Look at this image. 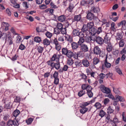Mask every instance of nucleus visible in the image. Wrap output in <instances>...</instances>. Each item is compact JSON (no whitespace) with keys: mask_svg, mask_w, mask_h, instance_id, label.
Here are the masks:
<instances>
[{"mask_svg":"<svg viewBox=\"0 0 126 126\" xmlns=\"http://www.w3.org/2000/svg\"><path fill=\"white\" fill-rule=\"evenodd\" d=\"M20 119L19 120L17 118V119L16 118H15L13 120H9L7 122V125L8 126H12L14 125L15 126H17L19 125L18 122Z\"/></svg>","mask_w":126,"mask_h":126,"instance_id":"f257e3e1","label":"nucleus"},{"mask_svg":"<svg viewBox=\"0 0 126 126\" xmlns=\"http://www.w3.org/2000/svg\"><path fill=\"white\" fill-rule=\"evenodd\" d=\"M100 88L101 91L104 93L108 94L111 92V91L109 88L105 87L103 85H101Z\"/></svg>","mask_w":126,"mask_h":126,"instance_id":"f03ea898","label":"nucleus"},{"mask_svg":"<svg viewBox=\"0 0 126 126\" xmlns=\"http://www.w3.org/2000/svg\"><path fill=\"white\" fill-rule=\"evenodd\" d=\"M104 40L101 37L99 36L95 37V38H94L93 39V41H95L96 42L100 45H102L103 44Z\"/></svg>","mask_w":126,"mask_h":126,"instance_id":"7ed1b4c3","label":"nucleus"},{"mask_svg":"<svg viewBox=\"0 0 126 126\" xmlns=\"http://www.w3.org/2000/svg\"><path fill=\"white\" fill-rule=\"evenodd\" d=\"M89 29L86 25L84 24L81 29V31L87 36L90 33Z\"/></svg>","mask_w":126,"mask_h":126,"instance_id":"20e7f679","label":"nucleus"},{"mask_svg":"<svg viewBox=\"0 0 126 126\" xmlns=\"http://www.w3.org/2000/svg\"><path fill=\"white\" fill-rule=\"evenodd\" d=\"M80 46V50L81 51L84 52L88 51L89 48L86 45L83 44H82Z\"/></svg>","mask_w":126,"mask_h":126,"instance_id":"39448f33","label":"nucleus"},{"mask_svg":"<svg viewBox=\"0 0 126 126\" xmlns=\"http://www.w3.org/2000/svg\"><path fill=\"white\" fill-rule=\"evenodd\" d=\"M112 34L110 33H107L104 37V41L105 43H108L110 41V37Z\"/></svg>","mask_w":126,"mask_h":126,"instance_id":"423d86ee","label":"nucleus"},{"mask_svg":"<svg viewBox=\"0 0 126 126\" xmlns=\"http://www.w3.org/2000/svg\"><path fill=\"white\" fill-rule=\"evenodd\" d=\"M101 52V49L97 46L94 47V52L96 55H99Z\"/></svg>","mask_w":126,"mask_h":126,"instance_id":"0eeeda50","label":"nucleus"},{"mask_svg":"<svg viewBox=\"0 0 126 126\" xmlns=\"http://www.w3.org/2000/svg\"><path fill=\"white\" fill-rule=\"evenodd\" d=\"M60 56L59 54H54L52 56L51 60L53 61H56L57 62H59Z\"/></svg>","mask_w":126,"mask_h":126,"instance_id":"6e6552de","label":"nucleus"},{"mask_svg":"<svg viewBox=\"0 0 126 126\" xmlns=\"http://www.w3.org/2000/svg\"><path fill=\"white\" fill-rule=\"evenodd\" d=\"M47 63L48 67H51V69H53L54 65H55V63L53 62V61L50 60L47 62Z\"/></svg>","mask_w":126,"mask_h":126,"instance_id":"1a4fd4ad","label":"nucleus"},{"mask_svg":"<svg viewBox=\"0 0 126 126\" xmlns=\"http://www.w3.org/2000/svg\"><path fill=\"white\" fill-rule=\"evenodd\" d=\"M79 30L78 28L74 29L72 32L73 35L74 36H78L79 34Z\"/></svg>","mask_w":126,"mask_h":126,"instance_id":"9d476101","label":"nucleus"},{"mask_svg":"<svg viewBox=\"0 0 126 126\" xmlns=\"http://www.w3.org/2000/svg\"><path fill=\"white\" fill-rule=\"evenodd\" d=\"M115 37L117 42L123 39L122 34L121 33H117Z\"/></svg>","mask_w":126,"mask_h":126,"instance_id":"9b49d317","label":"nucleus"},{"mask_svg":"<svg viewBox=\"0 0 126 126\" xmlns=\"http://www.w3.org/2000/svg\"><path fill=\"white\" fill-rule=\"evenodd\" d=\"M90 29V33H91L92 36L93 37L94 36H95V35H96V34H97L96 29L94 27H93Z\"/></svg>","mask_w":126,"mask_h":126,"instance_id":"f8f14e48","label":"nucleus"},{"mask_svg":"<svg viewBox=\"0 0 126 126\" xmlns=\"http://www.w3.org/2000/svg\"><path fill=\"white\" fill-rule=\"evenodd\" d=\"M88 110L87 108L82 106L81 107V108L79 110L80 113L82 114H84Z\"/></svg>","mask_w":126,"mask_h":126,"instance_id":"ddd939ff","label":"nucleus"},{"mask_svg":"<svg viewBox=\"0 0 126 126\" xmlns=\"http://www.w3.org/2000/svg\"><path fill=\"white\" fill-rule=\"evenodd\" d=\"M87 18L90 20H92L94 18V16L93 14L89 12L87 14Z\"/></svg>","mask_w":126,"mask_h":126,"instance_id":"4468645a","label":"nucleus"},{"mask_svg":"<svg viewBox=\"0 0 126 126\" xmlns=\"http://www.w3.org/2000/svg\"><path fill=\"white\" fill-rule=\"evenodd\" d=\"M11 3L13 4V6L16 8H18L19 7V5L17 4L16 0H10Z\"/></svg>","mask_w":126,"mask_h":126,"instance_id":"2eb2a0df","label":"nucleus"},{"mask_svg":"<svg viewBox=\"0 0 126 126\" xmlns=\"http://www.w3.org/2000/svg\"><path fill=\"white\" fill-rule=\"evenodd\" d=\"M105 43L107 44V51L109 52L111 51L113 47L112 46L110 43L109 42H108V43Z\"/></svg>","mask_w":126,"mask_h":126,"instance_id":"dca6fc26","label":"nucleus"},{"mask_svg":"<svg viewBox=\"0 0 126 126\" xmlns=\"http://www.w3.org/2000/svg\"><path fill=\"white\" fill-rule=\"evenodd\" d=\"M94 37L93 36L90 37L88 36H86L85 37L84 39L85 40L87 43H89L90 42L91 40L93 41V39H94Z\"/></svg>","mask_w":126,"mask_h":126,"instance_id":"f3484780","label":"nucleus"},{"mask_svg":"<svg viewBox=\"0 0 126 126\" xmlns=\"http://www.w3.org/2000/svg\"><path fill=\"white\" fill-rule=\"evenodd\" d=\"M107 57L106 56V59L105 61L104 64L105 66L107 68H110L111 66V64L110 63L108 62L107 61Z\"/></svg>","mask_w":126,"mask_h":126,"instance_id":"a211bd4d","label":"nucleus"},{"mask_svg":"<svg viewBox=\"0 0 126 126\" xmlns=\"http://www.w3.org/2000/svg\"><path fill=\"white\" fill-rule=\"evenodd\" d=\"M65 16L64 15H62L59 16L58 18V20L59 21L63 22L66 20Z\"/></svg>","mask_w":126,"mask_h":126,"instance_id":"6ab92c4d","label":"nucleus"},{"mask_svg":"<svg viewBox=\"0 0 126 126\" xmlns=\"http://www.w3.org/2000/svg\"><path fill=\"white\" fill-rule=\"evenodd\" d=\"M74 64H75L76 66L74 67V68H79L81 66V62L80 61L78 60L76 61Z\"/></svg>","mask_w":126,"mask_h":126,"instance_id":"aec40b11","label":"nucleus"},{"mask_svg":"<svg viewBox=\"0 0 126 126\" xmlns=\"http://www.w3.org/2000/svg\"><path fill=\"white\" fill-rule=\"evenodd\" d=\"M91 10L92 12L95 13H97L100 11L99 9L98 8L95 6L92 7Z\"/></svg>","mask_w":126,"mask_h":126,"instance_id":"412c9836","label":"nucleus"},{"mask_svg":"<svg viewBox=\"0 0 126 126\" xmlns=\"http://www.w3.org/2000/svg\"><path fill=\"white\" fill-rule=\"evenodd\" d=\"M117 44H119L120 47H123L125 44V41L124 39L121 40L117 42Z\"/></svg>","mask_w":126,"mask_h":126,"instance_id":"4be33fe9","label":"nucleus"},{"mask_svg":"<svg viewBox=\"0 0 126 126\" xmlns=\"http://www.w3.org/2000/svg\"><path fill=\"white\" fill-rule=\"evenodd\" d=\"M82 63L83 65L85 67H88L90 64L89 62L87 60H82Z\"/></svg>","mask_w":126,"mask_h":126,"instance_id":"5701e85b","label":"nucleus"},{"mask_svg":"<svg viewBox=\"0 0 126 126\" xmlns=\"http://www.w3.org/2000/svg\"><path fill=\"white\" fill-rule=\"evenodd\" d=\"M72 47L73 49H76L78 47V44L75 42H73L71 44Z\"/></svg>","mask_w":126,"mask_h":126,"instance_id":"b1692460","label":"nucleus"},{"mask_svg":"<svg viewBox=\"0 0 126 126\" xmlns=\"http://www.w3.org/2000/svg\"><path fill=\"white\" fill-rule=\"evenodd\" d=\"M66 40L67 41L71 42L73 41V39L72 37L70 35H66L65 36Z\"/></svg>","mask_w":126,"mask_h":126,"instance_id":"393cba45","label":"nucleus"},{"mask_svg":"<svg viewBox=\"0 0 126 126\" xmlns=\"http://www.w3.org/2000/svg\"><path fill=\"white\" fill-rule=\"evenodd\" d=\"M116 98V100L118 99V101H119L121 102H124L125 101V100L124 98L122 97L119 95H116L115 96Z\"/></svg>","mask_w":126,"mask_h":126,"instance_id":"a878e982","label":"nucleus"},{"mask_svg":"<svg viewBox=\"0 0 126 126\" xmlns=\"http://www.w3.org/2000/svg\"><path fill=\"white\" fill-rule=\"evenodd\" d=\"M74 7V6L73 4L70 3H69V7L67 8V9L69 12H72V10Z\"/></svg>","mask_w":126,"mask_h":126,"instance_id":"bb28decb","label":"nucleus"},{"mask_svg":"<svg viewBox=\"0 0 126 126\" xmlns=\"http://www.w3.org/2000/svg\"><path fill=\"white\" fill-rule=\"evenodd\" d=\"M86 25L88 27L89 29H90L93 27L94 24L93 22H90L88 23Z\"/></svg>","mask_w":126,"mask_h":126,"instance_id":"cd10ccee","label":"nucleus"},{"mask_svg":"<svg viewBox=\"0 0 126 126\" xmlns=\"http://www.w3.org/2000/svg\"><path fill=\"white\" fill-rule=\"evenodd\" d=\"M106 113L103 110H100L99 113V116H101V118L104 117L106 115Z\"/></svg>","mask_w":126,"mask_h":126,"instance_id":"c85d7f7f","label":"nucleus"},{"mask_svg":"<svg viewBox=\"0 0 126 126\" xmlns=\"http://www.w3.org/2000/svg\"><path fill=\"white\" fill-rule=\"evenodd\" d=\"M81 18V16L80 14H79L78 15L75 16H74V20L77 21H80Z\"/></svg>","mask_w":126,"mask_h":126,"instance_id":"c756f323","label":"nucleus"},{"mask_svg":"<svg viewBox=\"0 0 126 126\" xmlns=\"http://www.w3.org/2000/svg\"><path fill=\"white\" fill-rule=\"evenodd\" d=\"M115 24L114 23L112 22L111 24L110 29L111 31L113 32H115L116 31V28H115Z\"/></svg>","mask_w":126,"mask_h":126,"instance_id":"7c9ffc66","label":"nucleus"},{"mask_svg":"<svg viewBox=\"0 0 126 126\" xmlns=\"http://www.w3.org/2000/svg\"><path fill=\"white\" fill-rule=\"evenodd\" d=\"M113 91L116 94L120 95L121 94V93L117 88H115L113 87Z\"/></svg>","mask_w":126,"mask_h":126,"instance_id":"2f4dec72","label":"nucleus"},{"mask_svg":"<svg viewBox=\"0 0 126 126\" xmlns=\"http://www.w3.org/2000/svg\"><path fill=\"white\" fill-rule=\"evenodd\" d=\"M73 54V52L71 50H69L66 55L68 57L71 58L72 57Z\"/></svg>","mask_w":126,"mask_h":126,"instance_id":"473e14b6","label":"nucleus"},{"mask_svg":"<svg viewBox=\"0 0 126 126\" xmlns=\"http://www.w3.org/2000/svg\"><path fill=\"white\" fill-rule=\"evenodd\" d=\"M20 112V111L17 109L15 110L13 112V115L15 118L19 114Z\"/></svg>","mask_w":126,"mask_h":126,"instance_id":"72a5a7b5","label":"nucleus"},{"mask_svg":"<svg viewBox=\"0 0 126 126\" xmlns=\"http://www.w3.org/2000/svg\"><path fill=\"white\" fill-rule=\"evenodd\" d=\"M36 30L38 32H42L44 31L41 26H39L37 27L36 28Z\"/></svg>","mask_w":126,"mask_h":126,"instance_id":"f704fd0d","label":"nucleus"},{"mask_svg":"<svg viewBox=\"0 0 126 126\" xmlns=\"http://www.w3.org/2000/svg\"><path fill=\"white\" fill-rule=\"evenodd\" d=\"M43 43L44 45H48L50 44V41L47 39L46 38L44 40Z\"/></svg>","mask_w":126,"mask_h":126,"instance_id":"c9c22d12","label":"nucleus"},{"mask_svg":"<svg viewBox=\"0 0 126 126\" xmlns=\"http://www.w3.org/2000/svg\"><path fill=\"white\" fill-rule=\"evenodd\" d=\"M68 51L66 47L63 48L62 49V53L63 54L66 55Z\"/></svg>","mask_w":126,"mask_h":126,"instance_id":"e433bc0d","label":"nucleus"},{"mask_svg":"<svg viewBox=\"0 0 126 126\" xmlns=\"http://www.w3.org/2000/svg\"><path fill=\"white\" fill-rule=\"evenodd\" d=\"M94 106L97 109H101L102 107L101 104L99 102L96 103L94 104Z\"/></svg>","mask_w":126,"mask_h":126,"instance_id":"4c0bfd02","label":"nucleus"},{"mask_svg":"<svg viewBox=\"0 0 126 126\" xmlns=\"http://www.w3.org/2000/svg\"><path fill=\"white\" fill-rule=\"evenodd\" d=\"M84 41L85 39L83 38H79V40L78 42V45L80 46L84 42Z\"/></svg>","mask_w":126,"mask_h":126,"instance_id":"58836bf2","label":"nucleus"},{"mask_svg":"<svg viewBox=\"0 0 126 126\" xmlns=\"http://www.w3.org/2000/svg\"><path fill=\"white\" fill-rule=\"evenodd\" d=\"M93 63L94 65H96L99 62V59L95 57L93 59Z\"/></svg>","mask_w":126,"mask_h":126,"instance_id":"ea45409f","label":"nucleus"},{"mask_svg":"<svg viewBox=\"0 0 126 126\" xmlns=\"http://www.w3.org/2000/svg\"><path fill=\"white\" fill-rule=\"evenodd\" d=\"M89 73L91 75V77H93L94 78H96L97 76V73L95 72H93Z\"/></svg>","mask_w":126,"mask_h":126,"instance_id":"a19ab883","label":"nucleus"},{"mask_svg":"<svg viewBox=\"0 0 126 126\" xmlns=\"http://www.w3.org/2000/svg\"><path fill=\"white\" fill-rule=\"evenodd\" d=\"M97 34H99L101 33L103 31L102 27H99L98 28L97 30L96 29Z\"/></svg>","mask_w":126,"mask_h":126,"instance_id":"79ce46f5","label":"nucleus"},{"mask_svg":"<svg viewBox=\"0 0 126 126\" xmlns=\"http://www.w3.org/2000/svg\"><path fill=\"white\" fill-rule=\"evenodd\" d=\"M56 27L57 29L60 30L63 28V25L61 23H57Z\"/></svg>","mask_w":126,"mask_h":126,"instance_id":"37998d69","label":"nucleus"},{"mask_svg":"<svg viewBox=\"0 0 126 126\" xmlns=\"http://www.w3.org/2000/svg\"><path fill=\"white\" fill-rule=\"evenodd\" d=\"M85 93V91L83 90H81L78 93V95L79 97H80L84 95Z\"/></svg>","mask_w":126,"mask_h":126,"instance_id":"c03bdc74","label":"nucleus"},{"mask_svg":"<svg viewBox=\"0 0 126 126\" xmlns=\"http://www.w3.org/2000/svg\"><path fill=\"white\" fill-rule=\"evenodd\" d=\"M53 67V68H54L57 70L59 69L60 68V64L59 62L57 63H55Z\"/></svg>","mask_w":126,"mask_h":126,"instance_id":"a18cd8bd","label":"nucleus"},{"mask_svg":"<svg viewBox=\"0 0 126 126\" xmlns=\"http://www.w3.org/2000/svg\"><path fill=\"white\" fill-rule=\"evenodd\" d=\"M7 41L8 42V44L9 45H12L13 44V39L11 37L9 36L8 37V39Z\"/></svg>","mask_w":126,"mask_h":126,"instance_id":"49530a36","label":"nucleus"},{"mask_svg":"<svg viewBox=\"0 0 126 126\" xmlns=\"http://www.w3.org/2000/svg\"><path fill=\"white\" fill-rule=\"evenodd\" d=\"M33 120V119L32 118H29L26 120V122L28 125L31 124Z\"/></svg>","mask_w":126,"mask_h":126,"instance_id":"de8ad7c7","label":"nucleus"},{"mask_svg":"<svg viewBox=\"0 0 126 126\" xmlns=\"http://www.w3.org/2000/svg\"><path fill=\"white\" fill-rule=\"evenodd\" d=\"M44 47L39 46L38 47L37 50L39 53H42L44 50Z\"/></svg>","mask_w":126,"mask_h":126,"instance_id":"09e8293b","label":"nucleus"},{"mask_svg":"<svg viewBox=\"0 0 126 126\" xmlns=\"http://www.w3.org/2000/svg\"><path fill=\"white\" fill-rule=\"evenodd\" d=\"M34 41L37 43H39L41 41V38L39 37H36L34 38Z\"/></svg>","mask_w":126,"mask_h":126,"instance_id":"8fccbe9b","label":"nucleus"},{"mask_svg":"<svg viewBox=\"0 0 126 126\" xmlns=\"http://www.w3.org/2000/svg\"><path fill=\"white\" fill-rule=\"evenodd\" d=\"M45 34L47 37L49 38H50L52 35V34L49 32H47Z\"/></svg>","mask_w":126,"mask_h":126,"instance_id":"3c124183","label":"nucleus"},{"mask_svg":"<svg viewBox=\"0 0 126 126\" xmlns=\"http://www.w3.org/2000/svg\"><path fill=\"white\" fill-rule=\"evenodd\" d=\"M73 63V60L71 58L69 59L67 61V64H68L71 65Z\"/></svg>","mask_w":126,"mask_h":126,"instance_id":"603ef678","label":"nucleus"},{"mask_svg":"<svg viewBox=\"0 0 126 126\" xmlns=\"http://www.w3.org/2000/svg\"><path fill=\"white\" fill-rule=\"evenodd\" d=\"M16 43H20L21 39V37L19 35L17 36L16 37Z\"/></svg>","mask_w":126,"mask_h":126,"instance_id":"864d4df0","label":"nucleus"},{"mask_svg":"<svg viewBox=\"0 0 126 126\" xmlns=\"http://www.w3.org/2000/svg\"><path fill=\"white\" fill-rule=\"evenodd\" d=\"M1 26L3 27H9V24L7 23L3 22L2 23Z\"/></svg>","mask_w":126,"mask_h":126,"instance_id":"5fc2aeb1","label":"nucleus"},{"mask_svg":"<svg viewBox=\"0 0 126 126\" xmlns=\"http://www.w3.org/2000/svg\"><path fill=\"white\" fill-rule=\"evenodd\" d=\"M126 21L124 20L122 21L120 23L118 24L119 26H121L126 25Z\"/></svg>","mask_w":126,"mask_h":126,"instance_id":"6e6d98bb","label":"nucleus"},{"mask_svg":"<svg viewBox=\"0 0 126 126\" xmlns=\"http://www.w3.org/2000/svg\"><path fill=\"white\" fill-rule=\"evenodd\" d=\"M61 32V33L63 34H65L66 33V30L65 28H63L62 29H61L60 30Z\"/></svg>","mask_w":126,"mask_h":126,"instance_id":"4d7b16f0","label":"nucleus"},{"mask_svg":"<svg viewBox=\"0 0 126 126\" xmlns=\"http://www.w3.org/2000/svg\"><path fill=\"white\" fill-rule=\"evenodd\" d=\"M50 5L51 7L54 8H57L58 7V6L55 5L54 3L52 2H51L50 3Z\"/></svg>","mask_w":126,"mask_h":126,"instance_id":"13d9d810","label":"nucleus"},{"mask_svg":"<svg viewBox=\"0 0 126 126\" xmlns=\"http://www.w3.org/2000/svg\"><path fill=\"white\" fill-rule=\"evenodd\" d=\"M54 32L55 34H60V31L57 28H55L54 29Z\"/></svg>","mask_w":126,"mask_h":126,"instance_id":"bf43d9fd","label":"nucleus"},{"mask_svg":"<svg viewBox=\"0 0 126 126\" xmlns=\"http://www.w3.org/2000/svg\"><path fill=\"white\" fill-rule=\"evenodd\" d=\"M87 93L89 97L91 98L93 96V93L91 91L87 92Z\"/></svg>","mask_w":126,"mask_h":126,"instance_id":"052dcab7","label":"nucleus"},{"mask_svg":"<svg viewBox=\"0 0 126 126\" xmlns=\"http://www.w3.org/2000/svg\"><path fill=\"white\" fill-rule=\"evenodd\" d=\"M108 113L109 114L112 113L114 110L111 108L110 106H109L107 109Z\"/></svg>","mask_w":126,"mask_h":126,"instance_id":"680f3d73","label":"nucleus"},{"mask_svg":"<svg viewBox=\"0 0 126 126\" xmlns=\"http://www.w3.org/2000/svg\"><path fill=\"white\" fill-rule=\"evenodd\" d=\"M20 101V98L19 96H16L15 99L14 101L16 102L19 103Z\"/></svg>","mask_w":126,"mask_h":126,"instance_id":"e2e57ef3","label":"nucleus"},{"mask_svg":"<svg viewBox=\"0 0 126 126\" xmlns=\"http://www.w3.org/2000/svg\"><path fill=\"white\" fill-rule=\"evenodd\" d=\"M58 40L59 41L63 42L64 41L63 36H58Z\"/></svg>","mask_w":126,"mask_h":126,"instance_id":"0e129e2a","label":"nucleus"},{"mask_svg":"<svg viewBox=\"0 0 126 126\" xmlns=\"http://www.w3.org/2000/svg\"><path fill=\"white\" fill-rule=\"evenodd\" d=\"M26 48L25 46L21 44L19 47V49L21 50H23Z\"/></svg>","mask_w":126,"mask_h":126,"instance_id":"69168bd1","label":"nucleus"},{"mask_svg":"<svg viewBox=\"0 0 126 126\" xmlns=\"http://www.w3.org/2000/svg\"><path fill=\"white\" fill-rule=\"evenodd\" d=\"M59 79L58 78H54V83L56 85L58 84L59 82Z\"/></svg>","mask_w":126,"mask_h":126,"instance_id":"338daca9","label":"nucleus"},{"mask_svg":"<svg viewBox=\"0 0 126 126\" xmlns=\"http://www.w3.org/2000/svg\"><path fill=\"white\" fill-rule=\"evenodd\" d=\"M40 8L41 9H45L47 7V6L44 4H42L39 6Z\"/></svg>","mask_w":126,"mask_h":126,"instance_id":"774afa93","label":"nucleus"}]
</instances>
